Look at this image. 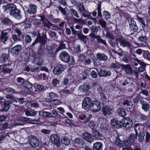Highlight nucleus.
Instances as JSON below:
<instances>
[{"mask_svg": "<svg viewBox=\"0 0 150 150\" xmlns=\"http://www.w3.org/2000/svg\"><path fill=\"white\" fill-rule=\"evenodd\" d=\"M5 12L10 13L11 16H13L17 19H20L22 18V15L21 11L17 9L16 6L13 4H8L3 6Z\"/></svg>", "mask_w": 150, "mask_h": 150, "instance_id": "obj_1", "label": "nucleus"}, {"mask_svg": "<svg viewBox=\"0 0 150 150\" xmlns=\"http://www.w3.org/2000/svg\"><path fill=\"white\" fill-rule=\"evenodd\" d=\"M59 58L62 61L68 63L69 65H73L75 63L74 57H70L69 54L65 51L62 52L61 53Z\"/></svg>", "mask_w": 150, "mask_h": 150, "instance_id": "obj_2", "label": "nucleus"}, {"mask_svg": "<svg viewBox=\"0 0 150 150\" xmlns=\"http://www.w3.org/2000/svg\"><path fill=\"white\" fill-rule=\"evenodd\" d=\"M116 41L117 42V45L119 44L120 46L122 48H127L129 49L132 46L128 40H127L124 37H119L116 39Z\"/></svg>", "mask_w": 150, "mask_h": 150, "instance_id": "obj_3", "label": "nucleus"}, {"mask_svg": "<svg viewBox=\"0 0 150 150\" xmlns=\"http://www.w3.org/2000/svg\"><path fill=\"white\" fill-rule=\"evenodd\" d=\"M11 29L4 30L1 32L0 37V41L1 42L6 44L9 40Z\"/></svg>", "mask_w": 150, "mask_h": 150, "instance_id": "obj_4", "label": "nucleus"}, {"mask_svg": "<svg viewBox=\"0 0 150 150\" xmlns=\"http://www.w3.org/2000/svg\"><path fill=\"white\" fill-rule=\"evenodd\" d=\"M73 35H76L78 38L81 41L86 42L87 38V36L83 34L82 31H77L73 26L70 27Z\"/></svg>", "mask_w": 150, "mask_h": 150, "instance_id": "obj_5", "label": "nucleus"}, {"mask_svg": "<svg viewBox=\"0 0 150 150\" xmlns=\"http://www.w3.org/2000/svg\"><path fill=\"white\" fill-rule=\"evenodd\" d=\"M90 88L89 85L87 83L84 84L83 85L79 87L78 91L81 95H86L88 93L89 90Z\"/></svg>", "mask_w": 150, "mask_h": 150, "instance_id": "obj_6", "label": "nucleus"}, {"mask_svg": "<svg viewBox=\"0 0 150 150\" xmlns=\"http://www.w3.org/2000/svg\"><path fill=\"white\" fill-rule=\"evenodd\" d=\"M92 100L88 97H85L83 101L82 108L85 110L90 109L92 103Z\"/></svg>", "mask_w": 150, "mask_h": 150, "instance_id": "obj_7", "label": "nucleus"}, {"mask_svg": "<svg viewBox=\"0 0 150 150\" xmlns=\"http://www.w3.org/2000/svg\"><path fill=\"white\" fill-rule=\"evenodd\" d=\"M90 109L93 112H98L100 109L101 107L100 102L98 100L92 101Z\"/></svg>", "mask_w": 150, "mask_h": 150, "instance_id": "obj_8", "label": "nucleus"}, {"mask_svg": "<svg viewBox=\"0 0 150 150\" xmlns=\"http://www.w3.org/2000/svg\"><path fill=\"white\" fill-rule=\"evenodd\" d=\"M121 67L122 70H124L126 74L128 75H131L133 73V69L130 64H122Z\"/></svg>", "mask_w": 150, "mask_h": 150, "instance_id": "obj_9", "label": "nucleus"}, {"mask_svg": "<svg viewBox=\"0 0 150 150\" xmlns=\"http://www.w3.org/2000/svg\"><path fill=\"white\" fill-rule=\"evenodd\" d=\"M111 124L112 126L115 128H121L123 126L122 119L121 120H119L115 118L113 119L111 121Z\"/></svg>", "mask_w": 150, "mask_h": 150, "instance_id": "obj_10", "label": "nucleus"}, {"mask_svg": "<svg viewBox=\"0 0 150 150\" xmlns=\"http://www.w3.org/2000/svg\"><path fill=\"white\" fill-rule=\"evenodd\" d=\"M71 71H69L66 75V77L64 79L63 84L65 85H67L68 84L72 83L74 81V77L73 76L71 73Z\"/></svg>", "mask_w": 150, "mask_h": 150, "instance_id": "obj_11", "label": "nucleus"}, {"mask_svg": "<svg viewBox=\"0 0 150 150\" xmlns=\"http://www.w3.org/2000/svg\"><path fill=\"white\" fill-rule=\"evenodd\" d=\"M28 139L30 144L34 147L38 146L39 144V141L35 136L33 135L29 136Z\"/></svg>", "mask_w": 150, "mask_h": 150, "instance_id": "obj_12", "label": "nucleus"}, {"mask_svg": "<svg viewBox=\"0 0 150 150\" xmlns=\"http://www.w3.org/2000/svg\"><path fill=\"white\" fill-rule=\"evenodd\" d=\"M129 28L133 32H137L139 30L138 27L136 22L132 18H130L129 20Z\"/></svg>", "mask_w": 150, "mask_h": 150, "instance_id": "obj_13", "label": "nucleus"}, {"mask_svg": "<svg viewBox=\"0 0 150 150\" xmlns=\"http://www.w3.org/2000/svg\"><path fill=\"white\" fill-rule=\"evenodd\" d=\"M122 122L123 127L128 128L132 126L133 122L132 120L129 117L123 118Z\"/></svg>", "mask_w": 150, "mask_h": 150, "instance_id": "obj_14", "label": "nucleus"}, {"mask_svg": "<svg viewBox=\"0 0 150 150\" xmlns=\"http://www.w3.org/2000/svg\"><path fill=\"white\" fill-rule=\"evenodd\" d=\"M22 49V46L20 45H18L11 48V52L13 56L18 55L21 51Z\"/></svg>", "mask_w": 150, "mask_h": 150, "instance_id": "obj_15", "label": "nucleus"}, {"mask_svg": "<svg viewBox=\"0 0 150 150\" xmlns=\"http://www.w3.org/2000/svg\"><path fill=\"white\" fill-rule=\"evenodd\" d=\"M47 37L45 34L43 33L42 36L39 33L36 39L38 42L40 43L41 45H44L46 42Z\"/></svg>", "mask_w": 150, "mask_h": 150, "instance_id": "obj_16", "label": "nucleus"}, {"mask_svg": "<svg viewBox=\"0 0 150 150\" xmlns=\"http://www.w3.org/2000/svg\"><path fill=\"white\" fill-rule=\"evenodd\" d=\"M82 137L85 140L90 143L93 142L94 140L92 135L87 132L83 133Z\"/></svg>", "mask_w": 150, "mask_h": 150, "instance_id": "obj_17", "label": "nucleus"}, {"mask_svg": "<svg viewBox=\"0 0 150 150\" xmlns=\"http://www.w3.org/2000/svg\"><path fill=\"white\" fill-rule=\"evenodd\" d=\"M64 70L63 66L59 64L55 67L53 70V73L55 75H58L61 73Z\"/></svg>", "mask_w": 150, "mask_h": 150, "instance_id": "obj_18", "label": "nucleus"}, {"mask_svg": "<svg viewBox=\"0 0 150 150\" xmlns=\"http://www.w3.org/2000/svg\"><path fill=\"white\" fill-rule=\"evenodd\" d=\"M50 139L52 142L54 143L58 147L59 146L60 142L57 135L53 134L51 136Z\"/></svg>", "mask_w": 150, "mask_h": 150, "instance_id": "obj_19", "label": "nucleus"}, {"mask_svg": "<svg viewBox=\"0 0 150 150\" xmlns=\"http://www.w3.org/2000/svg\"><path fill=\"white\" fill-rule=\"evenodd\" d=\"M98 75L100 77H107L110 76L111 75V73L110 71L101 69L98 73Z\"/></svg>", "mask_w": 150, "mask_h": 150, "instance_id": "obj_20", "label": "nucleus"}, {"mask_svg": "<svg viewBox=\"0 0 150 150\" xmlns=\"http://www.w3.org/2000/svg\"><path fill=\"white\" fill-rule=\"evenodd\" d=\"M98 126L99 127V130L104 133H106L108 129L107 125L102 122H100L98 125Z\"/></svg>", "mask_w": 150, "mask_h": 150, "instance_id": "obj_21", "label": "nucleus"}, {"mask_svg": "<svg viewBox=\"0 0 150 150\" xmlns=\"http://www.w3.org/2000/svg\"><path fill=\"white\" fill-rule=\"evenodd\" d=\"M44 61L43 57H38L36 58H33V62L36 64L38 65L41 66L43 63Z\"/></svg>", "mask_w": 150, "mask_h": 150, "instance_id": "obj_22", "label": "nucleus"}, {"mask_svg": "<svg viewBox=\"0 0 150 150\" xmlns=\"http://www.w3.org/2000/svg\"><path fill=\"white\" fill-rule=\"evenodd\" d=\"M134 134H130L128 139L124 141L125 146H127L132 144L134 140Z\"/></svg>", "mask_w": 150, "mask_h": 150, "instance_id": "obj_23", "label": "nucleus"}, {"mask_svg": "<svg viewBox=\"0 0 150 150\" xmlns=\"http://www.w3.org/2000/svg\"><path fill=\"white\" fill-rule=\"evenodd\" d=\"M112 110V108L108 106H104L102 109L103 114L105 115H110Z\"/></svg>", "mask_w": 150, "mask_h": 150, "instance_id": "obj_24", "label": "nucleus"}, {"mask_svg": "<svg viewBox=\"0 0 150 150\" xmlns=\"http://www.w3.org/2000/svg\"><path fill=\"white\" fill-rule=\"evenodd\" d=\"M97 58L100 61H106L108 59V57L103 53H98L97 54Z\"/></svg>", "mask_w": 150, "mask_h": 150, "instance_id": "obj_25", "label": "nucleus"}, {"mask_svg": "<svg viewBox=\"0 0 150 150\" xmlns=\"http://www.w3.org/2000/svg\"><path fill=\"white\" fill-rule=\"evenodd\" d=\"M147 39L148 38L146 35H142L139 37L138 40L140 42L143 43L142 47H145L147 45L146 42Z\"/></svg>", "mask_w": 150, "mask_h": 150, "instance_id": "obj_26", "label": "nucleus"}, {"mask_svg": "<svg viewBox=\"0 0 150 150\" xmlns=\"http://www.w3.org/2000/svg\"><path fill=\"white\" fill-rule=\"evenodd\" d=\"M28 12L30 14H35L37 12L36 6L34 4H30L29 6Z\"/></svg>", "mask_w": 150, "mask_h": 150, "instance_id": "obj_27", "label": "nucleus"}, {"mask_svg": "<svg viewBox=\"0 0 150 150\" xmlns=\"http://www.w3.org/2000/svg\"><path fill=\"white\" fill-rule=\"evenodd\" d=\"M10 102L8 100H6L2 105L3 107L2 109L3 111H7L10 108Z\"/></svg>", "mask_w": 150, "mask_h": 150, "instance_id": "obj_28", "label": "nucleus"}, {"mask_svg": "<svg viewBox=\"0 0 150 150\" xmlns=\"http://www.w3.org/2000/svg\"><path fill=\"white\" fill-rule=\"evenodd\" d=\"M102 144L99 142L95 143L93 145V150H102Z\"/></svg>", "mask_w": 150, "mask_h": 150, "instance_id": "obj_29", "label": "nucleus"}, {"mask_svg": "<svg viewBox=\"0 0 150 150\" xmlns=\"http://www.w3.org/2000/svg\"><path fill=\"white\" fill-rule=\"evenodd\" d=\"M9 57V55L7 54L2 53L0 57L1 62L2 63H5L8 60Z\"/></svg>", "mask_w": 150, "mask_h": 150, "instance_id": "obj_30", "label": "nucleus"}, {"mask_svg": "<svg viewBox=\"0 0 150 150\" xmlns=\"http://www.w3.org/2000/svg\"><path fill=\"white\" fill-rule=\"evenodd\" d=\"M42 112V116L45 118H55V116L52 115V113L50 112L47 111H39V113Z\"/></svg>", "mask_w": 150, "mask_h": 150, "instance_id": "obj_31", "label": "nucleus"}, {"mask_svg": "<svg viewBox=\"0 0 150 150\" xmlns=\"http://www.w3.org/2000/svg\"><path fill=\"white\" fill-rule=\"evenodd\" d=\"M68 44V42L66 41H61L59 47L57 49V51H59L61 49L66 48V46Z\"/></svg>", "mask_w": 150, "mask_h": 150, "instance_id": "obj_32", "label": "nucleus"}, {"mask_svg": "<svg viewBox=\"0 0 150 150\" xmlns=\"http://www.w3.org/2000/svg\"><path fill=\"white\" fill-rule=\"evenodd\" d=\"M2 23L5 25L9 26L12 24L11 20L8 18H6L2 20Z\"/></svg>", "mask_w": 150, "mask_h": 150, "instance_id": "obj_33", "label": "nucleus"}, {"mask_svg": "<svg viewBox=\"0 0 150 150\" xmlns=\"http://www.w3.org/2000/svg\"><path fill=\"white\" fill-rule=\"evenodd\" d=\"M25 114L27 116H35L37 113L36 111L34 110H26L25 111Z\"/></svg>", "mask_w": 150, "mask_h": 150, "instance_id": "obj_34", "label": "nucleus"}, {"mask_svg": "<svg viewBox=\"0 0 150 150\" xmlns=\"http://www.w3.org/2000/svg\"><path fill=\"white\" fill-rule=\"evenodd\" d=\"M75 143L80 145H83L85 142L82 138H76L74 140Z\"/></svg>", "mask_w": 150, "mask_h": 150, "instance_id": "obj_35", "label": "nucleus"}, {"mask_svg": "<svg viewBox=\"0 0 150 150\" xmlns=\"http://www.w3.org/2000/svg\"><path fill=\"white\" fill-rule=\"evenodd\" d=\"M61 142L63 144L67 145L70 143V141L68 137L63 136L62 137Z\"/></svg>", "mask_w": 150, "mask_h": 150, "instance_id": "obj_36", "label": "nucleus"}, {"mask_svg": "<svg viewBox=\"0 0 150 150\" xmlns=\"http://www.w3.org/2000/svg\"><path fill=\"white\" fill-rule=\"evenodd\" d=\"M6 98L10 100L11 102L12 103L15 102L16 103H17V100L16 99L15 97L11 94H8L6 96Z\"/></svg>", "mask_w": 150, "mask_h": 150, "instance_id": "obj_37", "label": "nucleus"}, {"mask_svg": "<svg viewBox=\"0 0 150 150\" xmlns=\"http://www.w3.org/2000/svg\"><path fill=\"white\" fill-rule=\"evenodd\" d=\"M144 58L150 62V52L148 51H144L143 54Z\"/></svg>", "mask_w": 150, "mask_h": 150, "instance_id": "obj_38", "label": "nucleus"}, {"mask_svg": "<svg viewBox=\"0 0 150 150\" xmlns=\"http://www.w3.org/2000/svg\"><path fill=\"white\" fill-rule=\"evenodd\" d=\"M82 16L85 18L88 17L91 15L90 13L85 9L80 12Z\"/></svg>", "mask_w": 150, "mask_h": 150, "instance_id": "obj_39", "label": "nucleus"}, {"mask_svg": "<svg viewBox=\"0 0 150 150\" xmlns=\"http://www.w3.org/2000/svg\"><path fill=\"white\" fill-rule=\"evenodd\" d=\"M27 123H29L32 124H41V122L39 120H35V119H32L29 118V120L28 121Z\"/></svg>", "mask_w": 150, "mask_h": 150, "instance_id": "obj_40", "label": "nucleus"}, {"mask_svg": "<svg viewBox=\"0 0 150 150\" xmlns=\"http://www.w3.org/2000/svg\"><path fill=\"white\" fill-rule=\"evenodd\" d=\"M73 21L75 23L81 24L82 25H83L85 24L84 20L81 18L78 19L74 18H73Z\"/></svg>", "mask_w": 150, "mask_h": 150, "instance_id": "obj_41", "label": "nucleus"}, {"mask_svg": "<svg viewBox=\"0 0 150 150\" xmlns=\"http://www.w3.org/2000/svg\"><path fill=\"white\" fill-rule=\"evenodd\" d=\"M115 144L117 146L122 147L125 145V142L119 139H117L115 141Z\"/></svg>", "mask_w": 150, "mask_h": 150, "instance_id": "obj_42", "label": "nucleus"}, {"mask_svg": "<svg viewBox=\"0 0 150 150\" xmlns=\"http://www.w3.org/2000/svg\"><path fill=\"white\" fill-rule=\"evenodd\" d=\"M118 114L119 116H121L122 117H125L127 114L123 108H118Z\"/></svg>", "mask_w": 150, "mask_h": 150, "instance_id": "obj_43", "label": "nucleus"}, {"mask_svg": "<svg viewBox=\"0 0 150 150\" xmlns=\"http://www.w3.org/2000/svg\"><path fill=\"white\" fill-rule=\"evenodd\" d=\"M29 120V118L21 116L19 117L17 119V121L19 122H25L27 123L28 121Z\"/></svg>", "mask_w": 150, "mask_h": 150, "instance_id": "obj_44", "label": "nucleus"}, {"mask_svg": "<svg viewBox=\"0 0 150 150\" xmlns=\"http://www.w3.org/2000/svg\"><path fill=\"white\" fill-rule=\"evenodd\" d=\"M145 135V134L144 132H140L139 134L138 141L140 142H142L144 139Z\"/></svg>", "mask_w": 150, "mask_h": 150, "instance_id": "obj_45", "label": "nucleus"}, {"mask_svg": "<svg viewBox=\"0 0 150 150\" xmlns=\"http://www.w3.org/2000/svg\"><path fill=\"white\" fill-rule=\"evenodd\" d=\"M135 61L137 62L140 65L139 67L146 68V67L147 64L144 62L141 61L137 58H135L134 59Z\"/></svg>", "mask_w": 150, "mask_h": 150, "instance_id": "obj_46", "label": "nucleus"}, {"mask_svg": "<svg viewBox=\"0 0 150 150\" xmlns=\"http://www.w3.org/2000/svg\"><path fill=\"white\" fill-rule=\"evenodd\" d=\"M76 8L79 12L85 9L84 5L81 3H78L76 5Z\"/></svg>", "mask_w": 150, "mask_h": 150, "instance_id": "obj_47", "label": "nucleus"}, {"mask_svg": "<svg viewBox=\"0 0 150 150\" xmlns=\"http://www.w3.org/2000/svg\"><path fill=\"white\" fill-rule=\"evenodd\" d=\"M94 137L97 140H103L105 138L99 132L94 135Z\"/></svg>", "mask_w": 150, "mask_h": 150, "instance_id": "obj_48", "label": "nucleus"}, {"mask_svg": "<svg viewBox=\"0 0 150 150\" xmlns=\"http://www.w3.org/2000/svg\"><path fill=\"white\" fill-rule=\"evenodd\" d=\"M46 49L47 52V55L49 57H52L53 55V53L52 51L51 47L50 46H47Z\"/></svg>", "mask_w": 150, "mask_h": 150, "instance_id": "obj_49", "label": "nucleus"}, {"mask_svg": "<svg viewBox=\"0 0 150 150\" xmlns=\"http://www.w3.org/2000/svg\"><path fill=\"white\" fill-rule=\"evenodd\" d=\"M97 10L98 11V16L101 18L102 15L101 12V4L100 3L98 4Z\"/></svg>", "mask_w": 150, "mask_h": 150, "instance_id": "obj_50", "label": "nucleus"}, {"mask_svg": "<svg viewBox=\"0 0 150 150\" xmlns=\"http://www.w3.org/2000/svg\"><path fill=\"white\" fill-rule=\"evenodd\" d=\"M85 59V56L83 54H81L78 56V60L79 62L83 63Z\"/></svg>", "mask_w": 150, "mask_h": 150, "instance_id": "obj_51", "label": "nucleus"}, {"mask_svg": "<svg viewBox=\"0 0 150 150\" xmlns=\"http://www.w3.org/2000/svg\"><path fill=\"white\" fill-rule=\"evenodd\" d=\"M12 38L13 41L15 42H17L21 40V37L19 35L16 34H13Z\"/></svg>", "mask_w": 150, "mask_h": 150, "instance_id": "obj_52", "label": "nucleus"}, {"mask_svg": "<svg viewBox=\"0 0 150 150\" xmlns=\"http://www.w3.org/2000/svg\"><path fill=\"white\" fill-rule=\"evenodd\" d=\"M89 71V70H86L82 72V78L83 80H84L86 79L87 77Z\"/></svg>", "mask_w": 150, "mask_h": 150, "instance_id": "obj_53", "label": "nucleus"}, {"mask_svg": "<svg viewBox=\"0 0 150 150\" xmlns=\"http://www.w3.org/2000/svg\"><path fill=\"white\" fill-rule=\"evenodd\" d=\"M103 16L106 19H109L111 18V14L108 12L104 11L103 12Z\"/></svg>", "mask_w": 150, "mask_h": 150, "instance_id": "obj_54", "label": "nucleus"}, {"mask_svg": "<svg viewBox=\"0 0 150 150\" xmlns=\"http://www.w3.org/2000/svg\"><path fill=\"white\" fill-rule=\"evenodd\" d=\"M32 39L30 36L29 35H26L25 36V42L26 43H29L32 41Z\"/></svg>", "mask_w": 150, "mask_h": 150, "instance_id": "obj_55", "label": "nucleus"}, {"mask_svg": "<svg viewBox=\"0 0 150 150\" xmlns=\"http://www.w3.org/2000/svg\"><path fill=\"white\" fill-rule=\"evenodd\" d=\"M90 29L91 31V33H95V34H97L98 30V27L95 25H93L91 27Z\"/></svg>", "mask_w": 150, "mask_h": 150, "instance_id": "obj_56", "label": "nucleus"}, {"mask_svg": "<svg viewBox=\"0 0 150 150\" xmlns=\"http://www.w3.org/2000/svg\"><path fill=\"white\" fill-rule=\"evenodd\" d=\"M122 64H119L116 62L115 63H112L111 64V67H113L115 68H119L120 67H121V65Z\"/></svg>", "mask_w": 150, "mask_h": 150, "instance_id": "obj_57", "label": "nucleus"}, {"mask_svg": "<svg viewBox=\"0 0 150 150\" xmlns=\"http://www.w3.org/2000/svg\"><path fill=\"white\" fill-rule=\"evenodd\" d=\"M142 108L145 111H147L149 108V105L147 103L145 102L142 104Z\"/></svg>", "mask_w": 150, "mask_h": 150, "instance_id": "obj_58", "label": "nucleus"}, {"mask_svg": "<svg viewBox=\"0 0 150 150\" xmlns=\"http://www.w3.org/2000/svg\"><path fill=\"white\" fill-rule=\"evenodd\" d=\"M99 23L101 26L104 28L106 27L107 23L103 19H101L99 21Z\"/></svg>", "mask_w": 150, "mask_h": 150, "instance_id": "obj_59", "label": "nucleus"}, {"mask_svg": "<svg viewBox=\"0 0 150 150\" xmlns=\"http://www.w3.org/2000/svg\"><path fill=\"white\" fill-rule=\"evenodd\" d=\"M71 11L72 15H73L76 18H79V16L77 11L74 9H72L71 10Z\"/></svg>", "mask_w": 150, "mask_h": 150, "instance_id": "obj_60", "label": "nucleus"}, {"mask_svg": "<svg viewBox=\"0 0 150 150\" xmlns=\"http://www.w3.org/2000/svg\"><path fill=\"white\" fill-rule=\"evenodd\" d=\"M30 87H28V88L32 92L34 93L36 91V88L35 86L33 85L31 83L30 85Z\"/></svg>", "mask_w": 150, "mask_h": 150, "instance_id": "obj_61", "label": "nucleus"}, {"mask_svg": "<svg viewBox=\"0 0 150 150\" xmlns=\"http://www.w3.org/2000/svg\"><path fill=\"white\" fill-rule=\"evenodd\" d=\"M130 79L129 78L124 77V80L122 83L123 86H126L129 83Z\"/></svg>", "mask_w": 150, "mask_h": 150, "instance_id": "obj_62", "label": "nucleus"}, {"mask_svg": "<svg viewBox=\"0 0 150 150\" xmlns=\"http://www.w3.org/2000/svg\"><path fill=\"white\" fill-rule=\"evenodd\" d=\"M50 102L52 104L55 105H58L61 103L60 102L58 99H53Z\"/></svg>", "mask_w": 150, "mask_h": 150, "instance_id": "obj_63", "label": "nucleus"}, {"mask_svg": "<svg viewBox=\"0 0 150 150\" xmlns=\"http://www.w3.org/2000/svg\"><path fill=\"white\" fill-rule=\"evenodd\" d=\"M48 96L51 98H53L57 96V95L55 93L51 92L48 93Z\"/></svg>", "mask_w": 150, "mask_h": 150, "instance_id": "obj_64", "label": "nucleus"}]
</instances>
